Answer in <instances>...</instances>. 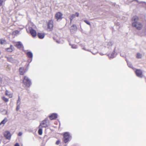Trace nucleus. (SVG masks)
Instances as JSON below:
<instances>
[{"label": "nucleus", "instance_id": "nucleus-7", "mask_svg": "<svg viewBox=\"0 0 146 146\" xmlns=\"http://www.w3.org/2000/svg\"><path fill=\"white\" fill-rule=\"evenodd\" d=\"M50 119L51 120L55 119L58 117V114L56 113H53L51 114L49 116Z\"/></svg>", "mask_w": 146, "mask_h": 146}, {"label": "nucleus", "instance_id": "nucleus-39", "mask_svg": "<svg viewBox=\"0 0 146 146\" xmlns=\"http://www.w3.org/2000/svg\"><path fill=\"white\" fill-rule=\"evenodd\" d=\"M96 51L95 52H94L93 51L91 52L92 53V54H95L97 52V50H96Z\"/></svg>", "mask_w": 146, "mask_h": 146}, {"label": "nucleus", "instance_id": "nucleus-42", "mask_svg": "<svg viewBox=\"0 0 146 146\" xmlns=\"http://www.w3.org/2000/svg\"><path fill=\"white\" fill-rule=\"evenodd\" d=\"M82 49L84 50H86V51H90L89 50H86L85 48H82Z\"/></svg>", "mask_w": 146, "mask_h": 146}, {"label": "nucleus", "instance_id": "nucleus-17", "mask_svg": "<svg viewBox=\"0 0 146 146\" xmlns=\"http://www.w3.org/2000/svg\"><path fill=\"white\" fill-rule=\"evenodd\" d=\"M26 54L27 56L29 58H32L33 55V53L30 52H28L26 53Z\"/></svg>", "mask_w": 146, "mask_h": 146}, {"label": "nucleus", "instance_id": "nucleus-9", "mask_svg": "<svg viewBox=\"0 0 146 146\" xmlns=\"http://www.w3.org/2000/svg\"><path fill=\"white\" fill-rule=\"evenodd\" d=\"M15 46L18 48H20L23 47V45L21 42H16L14 43Z\"/></svg>", "mask_w": 146, "mask_h": 146}, {"label": "nucleus", "instance_id": "nucleus-46", "mask_svg": "<svg viewBox=\"0 0 146 146\" xmlns=\"http://www.w3.org/2000/svg\"><path fill=\"white\" fill-rule=\"evenodd\" d=\"M121 55L122 56H123V55H121Z\"/></svg>", "mask_w": 146, "mask_h": 146}, {"label": "nucleus", "instance_id": "nucleus-47", "mask_svg": "<svg viewBox=\"0 0 146 146\" xmlns=\"http://www.w3.org/2000/svg\"><path fill=\"white\" fill-rule=\"evenodd\" d=\"M121 55L122 56H123V55H121Z\"/></svg>", "mask_w": 146, "mask_h": 146}, {"label": "nucleus", "instance_id": "nucleus-19", "mask_svg": "<svg viewBox=\"0 0 146 146\" xmlns=\"http://www.w3.org/2000/svg\"><path fill=\"white\" fill-rule=\"evenodd\" d=\"M27 69H24L23 68H20L19 69V71L21 73H24L26 72Z\"/></svg>", "mask_w": 146, "mask_h": 146}, {"label": "nucleus", "instance_id": "nucleus-35", "mask_svg": "<svg viewBox=\"0 0 146 146\" xmlns=\"http://www.w3.org/2000/svg\"><path fill=\"white\" fill-rule=\"evenodd\" d=\"M19 32L18 31L16 30V31H15L13 32V33L15 34H17L19 33Z\"/></svg>", "mask_w": 146, "mask_h": 146}, {"label": "nucleus", "instance_id": "nucleus-36", "mask_svg": "<svg viewBox=\"0 0 146 146\" xmlns=\"http://www.w3.org/2000/svg\"><path fill=\"white\" fill-rule=\"evenodd\" d=\"M3 0H0V6H1L3 4Z\"/></svg>", "mask_w": 146, "mask_h": 146}, {"label": "nucleus", "instance_id": "nucleus-8", "mask_svg": "<svg viewBox=\"0 0 146 146\" xmlns=\"http://www.w3.org/2000/svg\"><path fill=\"white\" fill-rule=\"evenodd\" d=\"M62 14L60 12L57 13L55 15V17L57 19V21L62 19Z\"/></svg>", "mask_w": 146, "mask_h": 146}, {"label": "nucleus", "instance_id": "nucleus-23", "mask_svg": "<svg viewBox=\"0 0 146 146\" xmlns=\"http://www.w3.org/2000/svg\"><path fill=\"white\" fill-rule=\"evenodd\" d=\"M136 76L140 78H143V77H145V78L146 79V78H145L144 76L143 75V74H136Z\"/></svg>", "mask_w": 146, "mask_h": 146}, {"label": "nucleus", "instance_id": "nucleus-28", "mask_svg": "<svg viewBox=\"0 0 146 146\" xmlns=\"http://www.w3.org/2000/svg\"><path fill=\"white\" fill-rule=\"evenodd\" d=\"M21 99L20 98L19 96L18 99L17 101V104H21Z\"/></svg>", "mask_w": 146, "mask_h": 146}, {"label": "nucleus", "instance_id": "nucleus-18", "mask_svg": "<svg viewBox=\"0 0 146 146\" xmlns=\"http://www.w3.org/2000/svg\"><path fill=\"white\" fill-rule=\"evenodd\" d=\"M13 46L12 45H11L9 48H6L5 50L7 52H11L13 51Z\"/></svg>", "mask_w": 146, "mask_h": 146}, {"label": "nucleus", "instance_id": "nucleus-31", "mask_svg": "<svg viewBox=\"0 0 146 146\" xmlns=\"http://www.w3.org/2000/svg\"><path fill=\"white\" fill-rule=\"evenodd\" d=\"M3 78V75L2 74H0V82H1Z\"/></svg>", "mask_w": 146, "mask_h": 146}, {"label": "nucleus", "instance_id": "nucleus-24", "mask_svg": "<svg viewBox=\"0 0 146 146\" xmlns=\"http://www.w3.org/2000/svg\"><path fill=\"white\" fill-rule=\"evenodd\" d=\"M127 65L129 67L132 68L134 70H136V69L135 68H133V66L131 63L128 62H127Z\"/></svg>", "mask_w": 146, "mask_h": 146}, {"label": "nucleus", "instance_id": "nucleus-3", "mask_svg": "<svg viewBox=\"0 0 146 146\" xmlns=\"http://www.w3.org/2000/svg\"><path fill=\"white\" fill-rule=\"evenodd\" d=\"M23 84L27 87H29L31 84V82L30 79L27 76H25L23 80Z\"/></svg>", "mask_w": 146, "mask_h": 146}, {"label": "nucleus", "instance_id": "nucleus-48", "mask_svg": "<svg viewBox=\"0 0 146 146\" xmlns=\"http://www.w3.org/2000/svg\"><path fill=\"white\" fill-rule=\"evenodd\" d=\"M136 0L137 1V2H138V1L137 0Z\"/></svg>", "mask_w": 146, "mask_h": 146}, {"label": "nucleus", "instance_id": "nucleus-41", "mask_svg": "<svg viewBox=\"0 0 146 146\" xmlns=\"http://www.w3.org/2000/svg\"><path fill=\"white\" fill-rule=\"evenodd\" d=\"M14 146H19V145L18 143H17L15 144Z\"/></svg>", "mask_w": 146, "mask_h": 146}, {"label": "nucleus", "instance_id": "nucleus-32", "mask_svg": "<svg viewBox=\"0 0 146 146\" xmlns=\"http://www.w3.org/2000/svg\"><path fill=\"white\" fill-rule=\"evenodd\" d=\"M71 47L73 48H77V46L76 45H71Z\"/></svg>", "mask_w": 146, "mask_h": 146}, {"label": "nucleus", "instance_id": "nucleus-21", "mask_svg": "<svg viewBox=\"0 0 146 146\" xmlns=\"http://www.w3.org/2000/svg\"><path fill=\"white\" fill-rule=\"evenodd\" d=\"M38 128L39 129L38 132V133L39 135H41L42 133V127L39 126L38 127Z\"/></svg>", "mask_w": 146, "mask_h": 146}, {"label": "nucleus", "instance_id": "nucleus-43", "mask_svg": "<svg viewBox=\"0 0 146 146\" xmlns=\"http://www.w3.org/2000/svg\"><path fill=\"white\" fill-rule=\"evenodd\" d=\"M100 55H103L104 54H103L102 53H100Z\"/></svg>", "mask_w": 146, "mask_h": 146}, {"label": "nucleus", "instance_id": "nucleus-13", "mask_svg": "<svg viewBox=\"0 0 146 146\" xmlns=\"http://www.w3.org/2000/svg\"><path fill=\"white\" fill-rule=\"evenodd\" d=\"M76 27L75 25H73L70 27V31L72 33H74L76 30Z\"/></svg>", "mask_w": 146, "mask_h": 146}, {"label": "nucleus", "instance_id": "nucleus-2", "mask_svg": "<svg viewBox=\"0 0 146 146\" xmlns=\"http://www.w3.org/2000/svg\"><path fill=\"white\" fill-rule=\"evenodd\" d=\"M50 125L49 120L48 118H46L42 121L40 123L39 126L41 127L46 128Z\"/></svg>", "mask_w": 146, "mask_h": 146}, {"label": "nucleus", "instance_id": "nucleus-29", "mask_svg": "<svg viewBox=\"0 0 146 146\" xmlns=\"http://www.w3.org/2000/svg\"><path fill=\"white\" fill-rule=\"evenodd\" d=\"M2 99L5 102H7L9 100L8 98H6L4 97L2 98Z\"/></svg>", "mask_w": 146, "mask_h": 146}, {"label": "nucleus", "instance_id": "nucleus-4", "mask_svg": "<svg viewBox=\"0 0 146 146\" xmlns=\"http://www.w3.org/2000/svg\"><path fill=\"white\" fill-rule=\"evenodd\" d=\"M71 137L68 132H65L64 133L63 140L64 142L66 143L68 142L71 139Z\"/></svg>", "mask_w": 146, "mask_h": 146}, {"label": "nucleus", "instance_id": "nucleus-38", "mask_svg": "<svg viewBox=\"0 0 146 146\" xmlns=\"http://www.w3.org/2000/svg\"><path fill=\"white\" fill-rule=\"evenodd\" d=\"M22 133L21 132H20L19 133H18V135L19 136H21L22 135Z\"/></svg>", "mask_w": 146, "mask_h": 146}, {"label": "nucleus", "instance_id": "nucleus-45", "mask_svg": "<svg viewBox=\"0 0 146 146\" xmlns=\"http://www.w3.org/2000/svg\"><path fill=\"white\" fill-rule=\"evenodd\" d=\"M20 74L21 75H23V73H22V74Z\"/></svg>", "mask_w": 146, "mask_h": 146}, {"label": "nucleus", "instance_id": "nucleus-37", "mask_svg": "<svg viewBox=\"0 0 146 146\" xmlns=\"http://www.w3.org/2000/svg\"><path fill=\"white\" fill-rule=\"evenodd\" d=\"M60 143V141L59 140H58L56 141V144L57 145H58Z\"/></svg>", "mask_w": 146, "mask_h": 146}, {"label": "nucleus", "instance_id": "nucleus-34", "mask_svg": "<svg viewBox=\"0 0 146 146\" xmlns=\"http://www.w3.org/2000/svg\"><path fill=\"white\" fill-rule=\"evenodd\" d=\"M32 58H29V59L27 60V62L29 63L31 62L32 60Z\"/></svg>", "mask_w": 146, "mask_h": 146}, {"label": "nucleus", "instance_id": "nucleus-20", "mask_svg": "<svg viewBox=\"0 0 146 146\" xmlns=\"http://www.w3.org/2000/svg\"><path fill=\"white\" fill-rule=\"evenodd\" d=\"M5 95L7 96H8L10 98H12V95L10 92L7 90H6L5 91Z\"/></svg>", "mask_w": 146, "mask_h": 146}, {"label": "nucleus", "instance_id": "nucleus-40", "mask_svg": "<svg viewBox=\"0 0 146 146\" xmlns=\"http://www.w3.org/2000/svg\"><path fill=\"white\" fill-rule=\"evenodd\" d=\"M75 15H76L77 17H78L79 16V13H78L76 12V13Z\"/></svg>", "mask_w": 146, "mask_h": 146}, {"label": "nucleus", "instance_id": "nucleus-12", "mask_svg": "<svg viewBox=\"0 0 146 146\" xmlns=\"http://www.w3.org/2000/svg\"><path fill=\"white\" fill-rule=\"evenodd\" d=\"M112 45V42H106L105 44V46L108 48H110Z\"/></svg>", "mask_w": 146, "mask_h": 146}, {"label": "nucleus", "instance_id": "nucleus-1", "mask_svg": "<svg viewBox=\"0 0 146 146\" xmlns=\"http://www.w3.org/2000/svg\"><path fill=\"white\" fill-rule=\"evenodd\" d=\"M132 20L133 22L132 23V26L135 27L138 30L142 29L143 25L142 24L138 21L139 18L137 16H135L133 17Z\"/></svg>", "mask_w": 146, "mask_h": 146}, {"label": "nucleus", "instance_id": "nucleus-6", "mask_svg": "<svg viewBox=\"0 0 146 146\" xmlns=\"http://www.w3.org/2000/svg\"><path fill=\"white\" fill-rule=\"evenodd\" d=\"M4 136L7 139L10 140L11 139V134L10 132L8 131H6L4 133Z\"/></svg>", "mask_w": 146, "mask_h": 146}, {"label": "nucleus", "instance_id": "nucleus-5", "mask_svg": "<svg viewBox=\"0 0 146 146\" xmlns=\"http://www.w3.org/2000/svg\"><path fill=\"white\" fill-rule=\"evenodd\" d=\"M53 27V21L52 20H50L47 23V29L49 31L52 30Z\"/></svg>", "mask_w": 146, "mask_h": 146}, {"label": "nucleus", "instance_id": "nucleus-26", "mask_svg": "<svg viewBox=\"0 0 146 146\" xmlns=\"http://www.w3.org/2000/svg\"><path fill=\"white\" fill-rule=\"evenodd\" d=\"M135 72V73H142L143 71L141 69H136Z\"/></svg>", "mask_w": 146, "mask_h": 146}, {"label": "nucleus", "instance_id": "nucleus-16", "mask_svg": "<svg viewBox=\"0 0 146 146\" xmlns=\"http://www.w3.org/2000/svg\"><path fill=\"white\" fill-rule=\"evenodd\" d=\"M37 35L39 38L42 39L44 38L45 34L44 33H38Z\"/></svg>", "mask_w": 146, "mask_h": 146}, {"label": "nucleus", "instance_id": "nucleus-49", "mask_svg": "<svg viewBox=\"0 0 146 146\" xmlns=\"http://www.w3.org/2000/svg\"><path fill=\"white\" fill-rule=\"evenodd\" d=\"M29 91V90H28V91ZM29 92L28 91V93H29Z\"/></svg>", "mask_w": 146, "mask_h": 146}, {"label": "nucleus", "instance_id": "nucleus-14", "mask_svg": "<svg viewBox=\"0 0 146 146\" xmlns=\"http://www.w3.org/2000/svg\"><path fill=\"white\" fill-rule=\"evenodd\" d=\"M6 58H7L8 61L10 62H11L12 63H14V62H16V60H15L11 56H7V57H6Z\"/></svg>", "mask_w": 146, "mask_h": 146}, {"label": "nucleus", "instance_id": "nucleus-11", "mask_svg": "<svg viewBox=\"0 0 146 146\" xmlns=\"http://www.w3.org/2000/svg\"><path fill=\"white\" fill-rule=\"evenodd\" d=\"M7 121V118H5L0 123V128L2 127L4 125Z\"/></svg>", "mask_w": 146, "mask_h": 146}, {"label": "nucleus", "instance_id": "nucleus-27", "mask_svg": "<svg viewBox=\"0 0 146 146\" xmlns=\"http://www.w3.org/2000/svg\"><path fill=\"white\" fill-rule=\"evenodd\" d=\"M6 43V41L4 39L0 40V43L1 44H5Z\"/></svg>", "mask_w": 146, "mask_h": 146}, {"label": "nucleus", "instance_id": "nucleus-44", "mask_svg": "<svg viewBox=\"0 0 146 146\" xmlns=\"http://www.w3.org/2000/svg\"><path fill=\"white\" fill-rule=\"evenodd\" d=\"M56 42L58 43H60V42H59V41H57Z\"/></svg>", "mask_w": 146, "mask_h": 146}, {"label": "nucleus", "instance_id": "nucleus-30", "mask_svg": "<svg viewBox=\"0 0 146 146\" xmlns=\"http://www.w3.org/2000/svg\"><path fill=\"white\" fill-rule=\"evenodd\" d=\"M17 106L16 108V110L17 111H18L20 108V105L19 104H17Z\"/></svg>", "mask_w": 146, "mask_h": 146}, {"label": "nucleus", "instance_id": "nucleus-22", "mask_svg": "<svg viewBox=\"0 0 146 146\" xmlns=\"http://www.w3.org/2000/svg\"><path fill=\"white\" fill-rule=\"evenodd\" d=\"M75 17V15L74 14L71 15L70 16L69 18L70 20V22L71 23L73 18Z\"/></svg>", "mask_w": 146, "mask_h": 146}, {"label": "nucleus", "instance_id": "nucleus-25", "mask_svg": "<svg viewBox=\"0 0 146 146\" xmlns=\"http://www.w3.org/2000/svg\"><path fill=\"white\" fill-rule=\"evenodd\" d=\"M136 57L137 58H141L142 57V55L140 53H137V54Z\"/></svg>", "mask_w": 146, "mask_h": 146}, {"label": "nucleus", "instance_id": "nucleus-10", "mask_svg": "<svg viewBox=\"0 0 146 146\" xmlns=\"http://www.w3.org/2000/svg\"><path fill=\"white\" fill-rule=\"evenodd\" d=\"M115 48L114 47L113 50V52L111 54H108V55L109 56L110 58H113L116 56V54L115 53Z\"/></svg>", "mask_w": 146, "mask_h": 146}, {"label": "nucleus", "instance_id": "nucleus-15", "mask_svg": "<svg viewBox=\"0 0 146 146\" xmlns=\"http://www.w3.org/2000/svg\"><path fill=\"white\" fill-rule=\"evenodd\" d=\"M30 31L32 36L34 37H35L36 36V31L33 29H30Z\"/></svg>", "mask_w": 146, "mask_h": 146}, {"label": "nucleus", "instance_id": "nucleus-33", "mask_svg": "<svg viewBox=\"0 0 146 146\" xmlns=\"http://www.w3.org/2000/svg\"><path fill=\"white\" fill-rule=\"evenodd\" d=\"M84 21L88 25H90V23H89V21H88L87 20H84Z\"/></svg>", "mask_w": 146, "mask_h": 146}]
</instances>
